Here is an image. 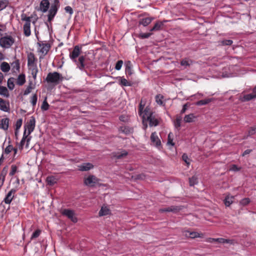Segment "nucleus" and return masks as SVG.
<instances>
[{
	"label": "nucleus",
	"instance_id": "obj_38",
	"mask_svg": "<svg viewBox=\"0 0 256 256\" xmlns=\"http://www.w3.org/2000/svg\"><path fill=\"white\" fill-rule=\"evenodd\" d=\"M198 182V178L196 176H192L189 178V184L190 186H194Z\"/></svg>",
	"mask_w": 256,
	"mask_h": 256
},
{
	"label": "nucleus",
	"instance_id": "obj_52",
	"mask_svg": "<svg viewBox=\"0 0 256 256\" xmlns=\"http://www.w3.org/2000/svg\"><path fill=\"white\" fill-rule=\"evenodd\" d=\"M22 118L18 119L16 124V130H18L22 125Z\"/></svg>",
	"mask_w": 256,
	"mask_h": 256
},
{
	"label": "nucleus",
	"instance_id": "obj_24",
	"mask_svg": "<svg viewBox=\"0 0 256 256\" xmlns=\"http://www.w3.org/2000/svg\"><path fill=\"white\" fill-rule=\"evenodd\" d=\"M164 26V22H158L156 23L154 27L150 29V31H158L162 30Z\"/></svg>",
	"mask_w": 256,
	"mask_h": 256
},
{
	"label": "nucleus",
	"instance_id": "obj_5",
	"mask_svg": "<svg viewBox=\"0 0 256 256\" xmlns=\"http://www.w3.org/2000/svg\"><path fill=\"white\" fill-rule=\"evenodd\" d=\"M62 214L66 216L73 222L76 223L78 222V218L76 216L73 210L70 209H64L62 210Z\"/></svg>",
	"mask_w": 256,
	"mask_h": 256
},
{
	"label": "nucleus",
	"instance_id": "obj_10",
	"mask_svg": "<svg viewBox=\"0 0 256 256\" xmlns=\"http://www.w3.org/2000/svg\"><path fill=\"white\" fill-rule=\"evenodd\" d=\"M151 144L158 148L161 146V142L156 133L154 132L150 136Z\"/></svg>",
	"mask_w": 256,
	"mask_h": 256
},
{
	"label": "nucleus",
	"instance_id": "obj_58",
	"mask_svg": "<svg viewBox=\"0 0 256 256\" xmlns=\"http://www.w3.org/2000/svg\"><path fill=\"white\" fill-rule=\"evenodd\" d=\"M32 83H30V85L28 86L26 90H24V95H27L31 92L32 90V87L31 86Z\"/></svg>",
	"mask_w": 256,
	"mask_h": 256
},
{
	"label": "nucleus",
	"instance_id": "obj_15",
	"mask_svg": "<svg viewBox=\"0 0 256 256\" xmlns=\"http://www.w3.org/2000/svg\"><path fill=\"white\" fill-rule=\"evenodd\" d=\"M94 166L90 163H84L78 166L79 170L81 171H88L92 168Z\"/></svg>",
	"mask_w": 256,
	"mask_h": 256
},
{
	"label": "nucleus",
	"instance_id": "obj_54",
	"mask_svg": "<svg viewBox=\"0 0 256 256\" xmlns=\"http://www.w3.org/2000/svg\"><path fill=\"white\" fill-rule=\"evenodd\" d=\"M40 234V230H36L32 234L30 239L35 238H38Z\"/></svg>",
	"mask_w": 256,
	"mask_h": 256
},
{
	"label": "nucleus",
	"instance_id": "obj_2",
	"mask_svg": "<svg viewBox=\"0 0 256 256\" xmlns=\"http://www.w3.org/2000/svg\"><path fill=\"white\" fill-rule=\"evenodd\" d=\"M64 78L60 73L54 72H49L46 78L48 83L53 84L57 85L63 80Z\"/></svg>",
	"mask_w": 256,
	"mask_h": 256
},
{
	"label": "nucleus",
	"instance_id": "obj_56",
	"mask_svg": "<svg viewBox=\"0 0 256 256\" xmlns=\"http://www.w3.org/2000/svg\"><path fill=\"white\" fill-rule=\"evenodd\" d=\"M122 64H123L122 60H120L118 61L116 63V64L115 66V68L116 70H120L122 66Z\"/></svg>",
	"mask_w": 256,
	"mask_h": 256
},
{
	"label": "nucleus",
	"instance_id": "obj_12",
	"mask_svg": "<svg viewBox=\"0 0 256 256\" xmlns=\"http://www.w3.org/2000/svg\"><path fill=\"white\" fill-rule=\"evenodd\" d=\"M49 7V1L48 0H42L40 2L39 10L42 12H46L48 11Z\"/></svg>",
	"mask_w": 256,
	"mask_h": 256
},
{
	"label": "nucleus",
	"instance_id": "obj_57",
	"mask_svg": "<svg viewBox=\"0 0 256 256\" xmlns=\"http://www.w3.org/2000/svg\"><path fill=\"white\" fill-rule=\"evenodd\" d=\"M182 160L185 162L187 164V165H189L190 162L189 161V158L186 154H184L182 156Z\"/></svg>",
	"mask_w": 256,
	"mask_h": 256
},
{
	"label": "nucleus",
	"instance_id": "obj_53",
	"mask_svg": "<svg viewBox=\"0 0 256 256\" xmlns=\"http://www.w3.org/2000/svg\"><path fill=\"white\" fill-rule=\"evenodd\" d=\"M248 136H252L256 133V126L250 128L248 132Z\"/></svg>",
	"mask_w": 256,
	"mask_h": 256
},
{
	"label": "nucleus",
	"instance_id": "obj_9",
	"mask_svg": "<svg viewBox=\"0 0 256 256\" xmlns=\"http://www.w3.org/2000/svg\"><path fill=\"white\" fill-rule=\"evenodd\" d=\"M35 118L34 116H32L26 125V127L28 130V135L30 134L33 132L35 128Z\"/></svg>",
	"mask_w": 256,
	"mask_h": 256
},
{
	"label": "nucleus",
	"instance_id": "obj_11",
	"mask_svg": "<svg viewBox=\"0 0 256 256\" xmlns=\"http://www.w3.org/2000/svg\"><path fill=\"white\" fill-rule=\"evenodd\" d=\"M145 120L149 122L150 126H156L159 124L158 118L156 117L155 115H154V114L152 116L150 115L148 117L146 118Z\"/></svg>",
	"mask_w": 256,
	"mask_h": 256
},
{
	"label": "nucleus",
	"instance_id": "obj_20",
	"mask_svg": "<svg viewBox=\"0 0 256 256\" xmlns=\"http://www.w3.org/2000/svg\"><path fill=\"white\" fill-rule=\"evenodd\" d=\"M152 18H142L139 21V24H142L144 26H146L152 22Z\"/></svg>",
	"mask_w": 256,
	"mask_h": 256
},
{
	"label": "nucleus",
	"instance_id": "obj_6",
	"mask_svg": "<svg viewBox=\"0 0 256 256\" xmlns=\"http://www.w3.org/2000/svg\"><path fill=\"white\" fill-rule=\"evenodd\" d=\"M100 180L94 175H90L84 180V184L88 186H93L97 184Z\"/></svg>",
	"mask_w": 256,
	"mask_h": 256
},
{
	"label": "nucleus",
	"instance_id": "obj_22",
	"mask_svg": "<svg viewBox=\"0 0 256 256\" xmlns=\"http://www.w3.org/2000/svg\"><path fill=\"white\" fill-rule=\"evenodd\" d=\"M128 153L126 150H123L122 152L114 153L113 157L116 159H121L128 155Z\"/></svg>",
	"mask_w": 256,
	"mask_h": 256
},
{
	"label": "nucleus",
	"instance_id": "obj_19",
	"mask_svg": "<svg viewBox=\"0 0 256 256\" xmlns=\"http://www.w3.org/2000/svg\"><path fill=\"white\" fill-rule=\"evenodd\" d=\"M255 98H256V94L252 92V94L244 95L243 97L241 98V100L242 102H248Z\"/></svg>",
	"mask_w": 256,
	"mask_h": 256
},
{
	"label": "nucleus",
	"instance_id": "obj_13",
	"mask_svg": "<svg viewBox=\"0 0 256 256\" xmlns=\"http://www.w3.org/2000/svg\"><path fill=\"white\" fill-rule=\"evenodd\" d=\"M16 192V190L12 188L8 193L5 198L4 199V202L5 203L10 204L11 202L14 197V194H15Z\"/></svg>",
	"mask_w": 256,
	"mask_h": 256
},
{
	"label": "nucleus",
	"instance_id": "obj_3",
	"mask_svg": "<svg viewBox=\"0 0 256 256\" xmlns=\"http://www.w3.org/2000/svg\"><path fill=\"white\" fill-rule=\"evenodd\" d=\"M59 6V0H54V2L52 4L51 6L48 11V22H50L53 20L58 12V10Z\"/></svg>",
	"mask_w": 256,
	"mask_h": 256
},
{
	"label": "nucleus",
	"instance_id": "obj_36",
	"mask_svg": "<svg viewBox=\"0 0 256 256\" xmlns=\"http://www.w3.org/2000/svg\"><path fill=\"white\" fill-rule=\"evenodd\" d=\"M14 78H10L8 80V86L10 90H12L14 88Z\"/></svg>",
	"mask_w": 256,
	"mask_h": 256
},
{
	"label": "nucleus",
	"instance_id": "obj_35",
	"mask_svg": "<svg viewBox=\"0 0 256 256\" xmlns=\"http://www.w3.org/2000/svg\"><path fill=\"white\" fill-rule=\"evenodd\" d=\"M229 240L223 238H212L210 242H218V243H228Z\"/></svg>",
	"mask_w": 256,
	"mask_h": 256
},
{
	"label": "nucleus",
	"instance_id": "obj_1",
	"mask_svg": "<svg viewBox=\"0 0 256 256\" xmlns=\"http://www.w3.org/2000/svg\"><path fill=\"white\" fill-rule=\"evenodd\" d=\"M81 52V47L76 46L72 52L70 53V58L74 62L80 70H84L90 68L93 64L92 62L86 56H80Z\"/></svg>",
	"mask_w": 256,
	"mask_h": 256
},
{
	"label": "nucleus",
	"instance_id": "obj_27",
	"mask_svg": "<svg viewBox=\"0 0 256 256\" xmlns=\"http://www.w3.org/2000/svg\"><path fill=\"white\" fill-rule=\"evenodd\" d=\"M234 197V196H228L226 197L224 202L226 206H229L232 202Z\"/></svg>",
	"mask_w": 256,
	"mask_h": 256
},
{
	"label": "nucleus",
	"instance_id": "obj_37",
	"mask_svg": "<svg viewBox=\"0 0 256 256\" xmlns=\"http://www.w3.org/2000/svg\"><path fill=\"white\" fill-rule=\"evenodd\" d=\"M126 72L128 75L130 76L132 74V64L130 62L128 61L126 64Z\"/></svg>",
	"mask_w": 256,
	"mask_h": 256
},
{
	"label": "nucleus",
	"instance_id": "obj_50",
	"mask_svg": "<svg viewBox=\"0 0 256 256\" xmlns=\"http://www.w3.org/2000/svg\"><path fill=\"white\" fill-rule=\"evenodd\" d=\"M250 202V200L248 198H244L240 202V204L242 206H246Z\"/></svg>",
	"mask_w": 256,
	"mask_h": 256
},
{
	"label": "nucleus",
	"instance_id": "obj_26",
	"mask_svg": "<svg viewBox=\"0 0 256 256\" xmlns=\"http://www.w3.org/2000/svg\"><path fill=\"white\" fill-rule=\"evenodd\" d=\"M0 69L3 72H7L10 70V66L8 62H4L0 64Z\"/></svg>",
	"mask_w": 256,
	"mask_h": 256
},
{
	"label": "nucleus",
	"instance_id": "obj_29",
	"mask_svg": "<svg viewBox=\"0 0 256 256\" xmlns=\"http://www.w3.org/2000/svg\"><path fill=\"white\" fill-rule=\"evenodd\" d=\"M11 66H12V70L14 72H15L14 70H19L20 68V64L19 60H16L12 62L11 64Z\"/></svg>",
	"mask_w": 256,
	"mask_h": 256
},
{
	"label": "nucleus",
	"instance_id": "obj_28",
	"mask_svg": "<svg viewBox=\"0 0 256 256\" xmlns=\"http://www.w3.org/2000/svg\"><path fill=\"white\" fill-rule=\"evenodd\" d=\"M110 210L106 207L102 206L99 212V216H103L108 215L109 214Z\"/></svg>",
	"mask_w": 256,
	"mask_h": 256
},
{
	"label": "nucleus",
	"instance_id": "obj_8",
	"mask_svg": "<svg viewBox=\"0 0 256 256\" xmlns=\"http://www.w3.org/2000/svg\"><path fill=\"white\" fill-rule=\"evenodd\" d=\"M182 209V207L181 206H172L168 207L160 208V212H172L174 213H176L180 211Z\"/></svg>",
	"mask_w": 256,
	"mask_h": 256
},
{
	"label": "nucleus",
	"instance_id": "obj_40",
	"mask_svg": "<svg viewBox=\"0 0 256 256\" xmlns=\"http://www.w3.org/2000/svg\"><path fill=\"white\" fill-rule=\"evenodd\" d=\"M48 184L50 186L54 185L56 183V178L53 176H48L46 178Z\"/></svg>",
	"mask_w": 256,
	"mask_h": 256
},
{
	"label": "nucleus",
	"instance_id": "obj_7",
	"mask_svg": "<svg viewBox=\"0 0 256 256\" xmlns=\"http://www.w3.org/2000/svg\"><path fill=\"white\" fill-rule=\"evenodd\" d=\"M37 59L32 52H30L28 54V66L29 68H36V66Z\"/></svg>",
	"mask_w": 256,
	"mask_h": 256
},
{
	"label": "nucleus",
	"instance_id": "obj_60",
	"mask_svg": "<svg viewBox=\"0 0 256 256\" xmlns=\"http://www.w3.org/2000/svg\"><path fill=\"white\" fill-rule=\"evenodd\" d=\"M13 150V147L12 145H8L5 149L4 152L6 154L10 153Z\"/></svg>",
	"mask_w": 256,
	"mask_h": 256
},
{
	"label": "nucleus",
	"instance_id": "obj_49",
	"mask_svg": "<svg viewBox=\"0 0 256 256\" xmlns=\"http://www.w3.org/2000/svg\"><path fill=\"white\" fill-rule=\"evenodd\" d=\"M181 121H182V118L180 117H178L176 118V120L174 122V126L176 128H178L180 126Z\"/></svg>",
	"mask_w": 256,
	"mask_h": 256
},
{
	"label": "nucleus",
	"instance_id": "obj_33",
	"mask_svg": "<svg viewBox=\"0 0 256 256\" xmlns=\"http://www.w3.org/2000/svg\"><path fill=\"white\" fill-rule=\"evenodd\" d=\"M8 166H5L2 170L0 174V178L2 179L4 178H6V176L8 172Z\"/></svg>",
	"mask_w": 256,
	"mask_h": 256
},
{
	"label": "nucleus",
	"instance_id": "obj_42",
	"mask_svg": "<svg viewBox=\"0 0 256 256\" xmlns=\"http://www.w3.org/2000/svg\"><path fill=\"white\" fill-rule=\"evenodd\" d=\"M8 4L7 0H0V11L6 8Z\"/></svg>",
	"mask_w": 256,
	"mask_h": 256
},
{
	"label": "nucleus",
	"instance_id": "obj_34",
	"mask_svg": "<svg viewBox=\"0 0 256 256\" xmlns=\"http://www.w3.org/2000/svg\"><path fill=\"white\" fill-rule=\"evenodd\" d=\"M212 98H208L206 100H199L196 102V105L197 106H202L206 105L212 102Z\"/></svg>",
	"mask_w": 256,
	"mask_h": 256
},
{
	"label": "nucleus",
	"instance_id": "obj_4",
	"mask_svg": "<svg viewBox=\"0 0 256 256\" xmlns=\"http://www.w3.org/2000/svg\"><path fill=\"white\" fill-rule=\"evenodd\" d=\"M14 42V38L10 36L2 37L0 39V46L2 48H9Z\"/></svg>",
	"mask_w": 256,
	"mask_h": 256
},
{
	"label": "nucleus",
	"instance_id": "obj_14",
	"mask_svg": "<svg viewBox=\"0 0 256 256\" xmlns=\"http://www.w3.org/2000/svg\"><path fill=\"white\" fill-rule=\"evenodd\" d=\"M9 119L8 118H4L0 121V128L4 130H7L8 128Z\"/></svg>",
	"mask_w": 256,
	"mask_h": 256
},
{
	"label": "nucleus",
	"instance_id": "obj_46",
	"mask_svg": "<svg viewBox=\"0 0 256 256\" xmlns=\"http://www.w3.org/2000/svg\"><path fill=\"white\" fill-rule=\"evenodd\" d=\"M145 104H142V100H141L140 104H139V108H138V114L140 116H142V110L144 108Z\"/></svg>",
	"mask_w": 256,
	"mask_h": 256
},
{
	"label": "nucleus",
	"instance_id": "obj_31",
	"mask_svg": "<svg viewBox=\"0 0 256 256\" xmlns=\"http://www.w3.org/2000/svg\"><path fill=\"white\" fill-rule=\"evenodd\" d=\"M0 94L3 95L6 97L9 96L8 91L6 87L0 86Z\"/></svg>",
	"mask_w": 256,
	"mask_h": 256
},
{
	"label": "nucleus",
	"instance_id": "obj_61",
	"mask_svg": "<svg viewBox=\"0 0 256 256\" xmlns=\"http://www.w3.org/2000/svg\"><path fill=\"white\" fill-rule=\"evenodd\" d=\"M223 45L230 46L232 44V41L230 40H226L222 42Z\"/></svg>",
	"mask_w": 256,
	"mask_h": 256
},
{
	"label": "nucleus",
	"instance_id": "obj_51",
	"mask_svg": "<svg viewBox=\"0 0 256 256\" xmlns=\"http://www.w3.org/2000/svg\"><path fill=\"white\" fill-rule=\"evenodd\" d=\"M37 95L36 94H34L32 97L31 103L33 106H34L36 105L37 102Z\"/></svg>",
	"mask_w": 256,
	"mask_h": 256
},
{
	"label": "nucleus",
	"instance_id": "obj_45",
	"mask_svg": "<svg viewBox=\"0 0 256 256\" xmlns=\"http://www.w3.org/2000/svg\"><path fill=\"white\" fill-rule=\"evenodd\" d=\"M152 33H140L138 34V36L142 39L147 38H149L151 35Z\"/></svg>",
	"mask_w": 256,
	"mask_h": 256
},
{
	"label": "nucleus",
	"instance_id": "obj_25",
	"mask_svg": "<svg viewBox=\"0 0 256 256\" xmlns=\"http://www.w3.org/2000/svg\"><path fill=\"white\" fill-rule=\"evenodd\" d=\"M30 24H25L24 26V32L26 36H29L31 34Z\"/></svg>",
	"mask_w": 256,
	"mask_h": 256
},
{
	"label": "nucleus",
	"instance_id": "obj_55",
	"mask_svg": "<svg viewBox=\"0 0 256 256\" xmlns=\"http://www.w3.org/2000/svg\"><path fill=\"white\" fill-rule=\"evenodd\" d=\"M28 135H26V128L25 129L24 132V136L23 138L20 142V146L22 147L25 142L26 139L27 138Z\"/></svg>",
	"mask_w": 256,
	"mask_h": 256
},
{
	"label": "nucleus",
	"instance_id": "obj_16",
	"mask_svg": "<svg viewBox=\"0 0 256 256\" xmlns=\"http://www.w3.org/2000/svg\"><path fill=\"white\" fill-rule=\"evenodd\" d=\"M154 114L153 112H152L151 111H150V108L148 107V106H146L144 110V112H142V116H141L142 118V121H143V123H144V120L146 118H146L148 117L150 115L152 116V115Z\"/></svg>",
	"mask_w": 256,
	"mask_h": 256
},
{
	"label": "nucleus",
	"instance_id": "obj_21",
	"mask_svg": "<svg viewBox=\"0 0 256 256\" xmlns=\"http://www.w3.org/2000/svg\"><path fill=\"white\" fill-rule=\"evenodd\" d=\"M42 47L40 50V52L44 54V55H46L48 52L49 51L50 46L48 43L42 44Z\"/></svg>",
	"mask_w": 256,
	"mask_h": 256
},
{
	"label": "nucleus",
	"instance_id": "obj_17",
	"mask_svg": "<svg viewBox=\"0 0 256 256\" xmlns=\"http://www.w3.org/2000/svg\"><path fill=\"white\" fill-rule=\"evenodd\" d=\"M9 104L0 98V109L4 112H8Z\"/></svg>",
	"mask_w": 256,
	"mask_h": 256
},
{
	"label": "nucleus",
	"instance_id": "obj_43",
	"mask_svg": "<svg viewBox=\"0 0 256 256\" xmlns=\"http://www.w3.org/2000/svg\"><path fill=\"white\" fill-rule=\"evenodd\" d=\"M164 98V96L160 94L156 95V100L158 104L160 105L163 104V102L162 100Z\"/></svg>",
	"mask_w": 256,
	"mask_h": 256
},
{
	"label": "nucleus",
	"instance_id": "obj_39",
	"mask_svg": "<svg viewBox=\"0 0 256 256\" xmlns=\"http://www.w3.org/2000/svg\"><path fill=\"white\" fill-rule=\"evenodd\" d=\"M21 20L22 21H25V24H30L31 17L27 16L26 14H22L21 15Z\"/></svg>",
	"mask_w": 256,
	"mask_h": 256
},
{
	"label": "nucleus",
	"instance_id": "obj_59",
	"mask_svg": "<svg viewBox=\"0 0 256 256\" xmlns=\"http://www.w3.org/2000/svg\"><path fill=\"white\" fill-rule=\"evenodd\" d=\"M171 135H172V132H170L168 135V144L173 146L174 145V143L172 142V138L171 137Z\"/></svg>",
	"mask_w": 256,
	"mask_h": 256
},
{
	"label": "nucleus",
	"instance_id": "obj_64",
	"mask_svg": "<svg viewBox=\"0 0 256 256\" xmlns=\"http://www.w3.org/2000/svg\"><path fill=\"white\" fill-rule=\"evenodd\" d=\"M188 106L189 105L188 104V103H186L184 105L182 109V110L181 112H180L181 114H183V113L185 112L186 111L187 108Z\"/></svg>",
	"mask_w": 256,
	"mask_h": 256
},
{
	"label": "nucleus",
	"instance_id": "obj_18",
	"mask_svg": "<svg viewBox=\"0 0 256 256\" xmlns=\"http://www.w3.org/2000/svg\"><path fill=\"white\" fill-rule=\"evenodd\" d=\"M184 233L186 236L192 238L199 237V234L196 232L185 230Z\"/></svg>",
	"mask_w": 256,
	"mask_h": 256
},
{
	"label": "nucleus",
	"instance_id": "obj_23",
	"mask_svg": "<svg viewBox=\"0 0 256 256\" xmlns=\"http://www.w3.org/2000/svg\"><path fill=\"white\" fill-rule=\"evenodd\" d=\"M26 82L25 75L24 74H20L18 76L16 80V84L19 86H22Z\"/></svg>",
	"mask_w": 256,
	"mask_h": 256
},
{
	"label": "nucleus",
	"instance_id": "obj_32",
	"mask_svg": "<svg viewBox=\"0 0 256 256\" xmlns=\"http://www.w3.org/2000/svg\"><path fill=\"white\" fill-rule=\"evenodd\" d=\"M132 129L128 126H122L120 128V131L126 134H130L132 132Z\"/></svg>",
	"mask_w": 256,
	"mask_h": 256
},
{
	"label": "nucleus",
	"instance_id": "obj_30",
	"mask_svg": "<svg viewBox=\"0 0 256 256\" xmlns=\"http://www.w3.org/2000/svg\"><path fill=\"white\" fill-rule=\"evenodd\" d=\"M195 118V116L193 114L186 115L184 118V121L186 122H191L193 121V119Z\"/></svg>",
	"mask_w": 256,
	"mask_h": 256
},
{
	"label": "nucleus",
	"instance_id": "obj_41",
	"mask_svg": "<svg viewBox=\"0 0 256 256\" xmlns=\"http://www.w3.org/2000/svg\"><path fill=\"white\" fill-rule=\"evenodd\" d=\"M120 84L123 86H130L131 84L128 82L126 78H120Z\"/></svg>",
	"mask_w": 256,
	"mask_h": 256
},
{
	"label": "nucleus",
	"instance_id": "obj_63",
	"mask_svg": "<svg viewBox=\"0 0 256 256\" xmlns=\"http://www.w3.org/2000/svg\"><path fill=\"white\" fill-rule=\"evenodd\" d=\"M144 177V175L140 174H137L134 176H132V178H134V180H140L143 179Z\"/></svg>",
	"mask_w": 256,
	"mask_h": 256
},
{
	"label": "nucleus",
	"instance_id": "obj_47",
	"mask_svg": "<svg viewBox=\"0 0 256 256\" xmlns=\"http://www.w3.org/2000/svg\"><path fill=\"white\" fill-rule=\"evenodd\" d=\"M18 168L16 165L12 164L11 166V170L9 174L11 176H14L17 171Z\"/></svg>",
	"mask_w": 256,
	"mask_h": 256
},
{
	"label": "nucleus",
	"instance_id": "obj_44",
	"mask_svg": "<svg viewBox=\"0 0 256 256\" xmlns=\"http://www.w3.org/2000/svg\"><path fill=\"white\" fill-rule=\"evenodd\" d=\"M49 106H50L46 102V97L42 105L41 108L44 110H47L49 108Z\"/></svg>",
	"mask_w": 256,
	"mask_h": 256
},
{
	"label": "nucleus",
	"instance_id": "obj_62",
	"mask_svg": "<svg viewBox=\"0 0 256 256\" xmlns=\"http://www.w3.org/2000/svg\"><path fill=\"white\" fill-rule=\"evenodd\" d=\"M64 10L66 12L69 13L70 14H72L73 13V10L70 6H66L65 7Z\"/></svg>",
	"mask_w": 256,
	"mask_h": 256
},
{
	"label": "nucleus",
	"instance_id": "obj_48",
	"mask_svg": "<svg viewBox=\"0 0 256 256\" xmlns=\"http://www.w3.org/2000/svg\"><path fill=\"white\" fill-rule=\"evenodd\" d=\"M32 70V75L33 78L35 80L36 78V74L38 72L37 67L29 68Z\"/></svg>",
	"mask_w": 256,
	"mask_h": 256
}]
</instances>
